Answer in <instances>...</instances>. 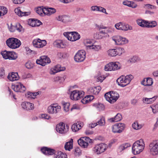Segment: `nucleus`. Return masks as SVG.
Instances as JSON below:
<instances>
[{"label": "nucleus", "instance_id": "2eb2a0df", "mask_svg": "<svg viewBox=\"0 0 158 158\" xmlns=\"http://www.w3.org/2000/svg\"><path fill=\"white\" fill-rule=\"evenodd\" d=\"M125 125L123 123H116L113 126L112 131L114 133H120L124 130Z\"/></svg>", "mask_w": 158, "mask_h": 158}, {"label": "nucleus", "instance_id": "a18cd8bd", "mask_svg": "<svg viewBox=\"0 0 158 158\" xmlns=\"http://www.w3.org/2000/svg\"><path fill=\"white\" fill-rule=\"evenodd\" d=\"M93 106L99 111L104 110V105L101 103H95Z\"/></svg>", "mask_w": 158, "mask_h": 158}, {"label": "nucleus", "instance_id": "b1692460", "mask_svg": "<svg viewBox=\"0 0 158 158\" xmlns=\"http://www.w3.org/2000/svg\"><path fill=\"white\" fill-rule=\"evenodd\" d=\"M101 89V87L99 86L94 87H90L88 89L89 93L95 95L98 94Z\"/></svg>", "mask_w": 158, "mask_h": 158}, {"label": "nucleus", "instance_id": "680f3d73", "mask_svg": "<svg viewBox=\"0 0 158 158\" xmlns=\"http://www.w3.org/2000/svg\"><path fill=\"white\" fill-rule=\"evenodd\" d=\"M25 66L28 69H31L33 67V64L30 61H28L27 62L25 63Z\"/></svg>", "mask_w": 158, "mask_h": 158}, {"label": "nucleus", "instance_id": "5701e85b", "mask_svg": "<svg viewBox=\"0 0 158 158\" xmlns=\"http://www.w3.org/2000/svg\"><path fill=\"white\" fill-rule=\"evenodd\" d=\"M153 83V79L150 77L144 78L141 82V84L144 86H151Z\"/></svg>", "mask_w": 158, "mask_h": 158}, {"label": "nucleus", "instance_id": "9b49d317", "mask_svg": "<svg viewBox=\"0 0 158 158\" xmlns=\"http://www.w3.org/2000/svg\"><path fill=\"white\" fill-rule=\"evenodd\" d=\"M86 52L84 50L78 51L74 56V60L77 62L83 61L85 58Z\"/></svg>", "mask_w": 158, "mask_h": 158}, {"label": "nucleus", "instance_id": "37998d69", "mask_svg": "<svg viewBox=\"0 0 158 158\" xmlns=\"http://www.w3.org/2000/svg\"><path fill=\"white\" fill-rule=\"evenodd\" d=\"M106 71H114L112 62L106 64L105 66Z\"/></svg>", "mask_w": 158, "mask_h": 158}, {"label": "nucleus", "instance_id": "774afa93", "mask_svg": "<svg viewBox=\"0 0 158 158\" xmlns=\"http://www.w3.org/2000/svg\"><path fill=\"white\" fill-rule=\"evenodd\" d=\"M31 75L30 73H24L22 76V78L23 79L29 78L31 77Z\"/></svg>", "mask_w": 158, "mask_h": 158}, {"label": "nucleus", "instance_id": "13d9d810", "mask_svg": "<svg viewBox=\"0 0 158 158\" xmlns=\"http://www.w3.org/2000/svg\"><path fill=\"white\" fill-rule=\"evenodd\" d=\"M94 37L96 39H100L103 37V35H102L101 32L97 33L94 35Z\"/></svg>", "mask_w": 158, "mask_h": 158}, {"label": "nucleus", "instance_id": "e433bc0d", "mask_svg": "<svg viewBox=\"0 0 158 158\" xmlns=\"http://www.w3.org/2000/svg\"><path fill=\"white\" fill-rule=\"evenodd\" d=\"M148 21L142 19H138L136 20L137 24L142 27H147V23Z\"/></svg>", "mask_w": 158, "mask_h": 158}, {"label": "nucleus", "instance_id": "423d86ee", "mask_svg": "<svg viewBox=\"0 0 158 158\" xmlns=\"http://www.w3.org/2000/svg\"><path fill=\"white\" fill-rule=\"evenodd\" d=\"M107 146L104 143H100L95 145L92 148L94 153L99 155L104 152L107 149Z\"/></svg>", "mask_w": 158, "mask_h": 158}, {"label": "nucleus", "instance_id": "c85d7f7f", "mask_svg": "<svg viewBox=\"0 0 158 158\" xmlns=\"http://www.w3.org/2000/svg\"><path fill=\"white\" fill-rule=\"evenodd\" d=\"M15 13L19 16H27L30 14V12H22L19 8H15Z\"/></svg>", "mask_w": 158, "mask_h": 158}, {"label": "nucleus", "instance_id": "0eeeda50", "mask_svg": "<svg viewBox=\"0 0 158 158\" xmlns=\"http://www.w3.org/2000/svg\"><path fill=\"white\" fill-rule=\"evenodd\" d=\"M69 129V127L67 124L63 122L60 123L56 125V131L61 134H64L67 133Z\"/></svg>", "mask_w": 158, "mask_h": 158}, {"label": "nucleus", "instance_id": "052dcab7", "mask_svg": "<svg viewBox=\"0 0 158 158\" xmlns=\"http://www.w3.org/2000/svg\"><path fill=\"white\" fill-rule=\"evenodd\" d=\"M98 11L101 12L102 13H105V14L107 15L108 13L106 12V10L104 8L100 6H99Z\"/></svg>", "mask_w": 158, "mask_h": 158}, {"label": "nucleus", "instance_id": "c03bdc74", "mask_svg": "<svg viewBox=\"0 0 158 158\" xmlns=\"http://www.w3.org/2000/svg\"><path fill=\"white\" fill-rule=\"evenodd\" d=\"M157 23L156 21H153L149 22L148 21L147 23V27H154L157 26Z\"/></svg>", "mask_w": 158, "mask_h": 158}, {"label": "nucleus", "instance_id": "20e7f679", "mask_svg": "<svg viewBox=\"0 0 158 158\" xmlns=\"http://www.w3.org/2000/svg\"><path fill=\"white\" fill-rule=\"evenodd\" d=\"M106 100L111 103L115 102L119 97V94L115 92H110L105 94Z\"/></svg>", "mask_w": 158, "mask_h": 158}, {"label": "nucleus", "instance_id": "3c124183", "mask_svg": "<svg viewBox=\"0 0 158 158\" xmlns=\"http://www.w3.org/2000/svg\"><path fill=\"white\" fill-rule=\"evenodd\" d=\"M153 112L154 113H156L158 111V105L154 104L151 107Z\"/></svg>", "mask_w": 158, "mask_h": 158}, {"label": "nucleus", "instance_id": "603ef678", "mask_svg": "<svg viewBox=\"0 0 158 158\" xmlns=\"http://www.w3.org/2000/svg\"><path fill=\"white\" fill-rule=\"evenodd\" d=\"M0 10H1L0 11L1 12V14L2 15H5L6 14L7 12V8L2 6H0Z\"/></svg>", "mask_w": 158, "mask_h": 158}, {"label": "nucleus", "instance_id": "1a4fd4ad", "mask_svg": "<svg viewBox=\"0 0 158 158\" xmlns=\"http://www.w3.org/2000/svg\"><path fill=\"white\" fill-rule=\"evenodd\" d=\"M149 149L150 153L152 155H158V140L153 141L150 143Z\"/></svg>", "mask_w": 158, "mask_h": 158}, {"label": "nucleus", "instance_id": "a211bd4d", "mask_svg": "<svg viewBox=\"0 0 158 158\" xmlns=\"http://www.w3.org/2000/svg\"><path fill=\"white\" fill-rule=\"evenodd\" d=\"M12 88L16 92H23L26 89L25 87L20 82H18L12 85Z\"/></svg>", "mask_w": 158, "mask_h": 158}, {"label": "nucleus", "instance_id": "58836bf2", "mask_svg": "<svg viewBox=\"0 0 158 158\" xmlns=\"http://www.w3.org/2000/svg\"><path fill=\"white\" fill-rule=\"evenodd\" d=\"M114 71L118 70L121 68V64L118 62H112Z\"/></svg>", "mask_w": 158, "mask_h": 158}, {"label": "nucleus", "instance_id": "ddd939ff", "mask_svg": "<svg viewBox=\"0 0 158 158\" xmlns=\"http://www.w3.org/2000/svg\"><path fill=\"white\" fill-rule=\"evenodd\" d=\"M78 143L81 147L86 148L88 146L89 143L92 142V139L88 137H83L78 140Z\"/></svg>", "mask_w": 158, "mask_h": 158}, {"label": "nucleus", "instance_id": "09e8293b", "mask_svg": "<svg viewBox=\"0 0 158 158\" xmlns=\"http://www.w3.org/2000/svg\"><path fill=\"white\" fill-rule=\"evenodd\" d=\"M10 54L9 57V60H14L16 59L17 57V54L15 52H10Z\"/></svg>", "mask_w": 158, "mask_h": 158}, {"label": "nucleus", "instance_id": "c756f323", "mask_svg": "<svg viewBox=\"0 0 158 158\" xmlns=\"http://www.w3.org/2000/svg\"><path fill=\"white\" fill-rule=\"evenodd\" d=\"M131 146L130 144L129 143H125L122 144L119 146L117 150L118 153L119 154L122 153V152L128 147Z\"/></svg>", "mask_w": 158, "mask_h": 158}, {"label": "nucleus", "instance_id": "4be33fe9", "mask_svg": "<svg viewBox=\"0 0 158 158\" xmlns=\"http://www.w3.org/2000/svg\"><path fill=\"white\" fill-rule=\"evenodd\" d=\"M42 152L44 154L47 155H51L55 153V150L54 149L44 147L41 149Z\"/></svg>", "mask_w": 158, "mask_h": 158}, {"label": "nucleus", "instance_id": "393cba45", "mask_svg": "<svg viewBox=\"0 0 158 158\" xmlns=\"http://www.w3.org/2000/svg\"><path fill=\"white\" fill-rule=\"evenodd\" d=\"M19 77L17 73L12 72L9 73L8 76L7 78L11 81H17L19 79Z\"/></svg>", "mask_w": 158, "mask_h": 158}, {"label": "nucleus", "instance_id": "c9c22d12", "mask_svg": "<svg viewBox=\"0 0 158 158\" xmlns=\"http://www.w3.org/2000/svg\"><path fill=\"white\" fill-rule=\"evenodd\" d=\"M54 158H67V155L61 151H58L56 153L54 156Z\"/></svg>", "mask_w": 158, "mask_h": 158}, {"label": "nucleus", "instance_id": "72a5a7b5", "mask_svg": "<svg viewBox=\"0 0 158 158\" xmlns=\"http://www.w3.org/2000/svg\"><path fill=\"white\" fill-rule=\"evenodd\" d=\"M39 94V92L32 93L29 92L26 94L25 96L27 98L29 99H34L35 98L36 96Z\"/></svg>", "mask_w": 158, "mask_h": 158}, {"label": "nucleus", "instance_id": "9d476101", "mask_svg": "<svg viewBox=\"0 0 158 158\" xmlns=\"http://www.w3.org/2000/svg\"><path fill=\"white\" fill-rule=\"evenodd\" d=\"M114 27L118 30L124 31L131 30L132 29V27L131 26L122 22H119L116 23Z\"/></svg>", "mask_w": 158, "mask_h": 158}, {"label": "nucleus", "instance_id": "dca6fc26", "mask_svg": "<svg viewBox=\"0 0 158 158\" xmlns=\"http://www.w3.org/2000/svg\"><path fill=\"white\" fill-rule=\"evenodd\" d=\"M51 62V60L49 57L46 56H42L37 59L36 60V63L42 66H44L47 64H49Z\"/></svg>", "mask_w": 158, "mask_h": 158}, {"label": "nucleus", "instance_id": "864d4df0", "mask_svg": "<svg viewBox=\"0 0 158 158\" xmlns=\"http://www.w3.org/2000/svg\"><path fill=\"white\" fill-rule=\"evenodd\" d=\"M63 107L64 110L65 111L67 112L69 110V107L70 106V103L69 102L65 103L63 104Z\"/></svg>", "mask_w": 158, "mask_h": 158}, {"label": "nucleus", "instance_id": "4468645a", "mask_svg": "<svg viewBox=\"0 0 158 158\" xmlns=\"http://www.w3.org/2000/svg\"><path fill=\"white\" fill-rule=\"evenodd\" d=\"M112 40L117 45L124 44H127L128 42V40L126 38L119 35L113 36Z\"/></svg>", "mask_w": 158, "mask_h": 158}, {"label": "nucleus", "instance_id": "4d7b16f0", "mask_svg": "<svg viewBox=\"0 0 158 158\" xmlns=\"http://www.w3.org/2000/svg\"><path fill=\"white\" fill-rule=\"evenodd\" d=\"M97 123V125L100 126H104L105 124V121L103 118H101Z\"/></svg>", "mask_w": 158, "mask_h": 158}, {"label": "nucleus", "instance_id": "412c9836", "mask_svg": "<svg viewBox=\"0 0 158 158\" xmlns=\"http://www.w3.org/2000/svg\"><path fill=\"white\" fill-rule=\"evenodd\" d=\"M41 23H42L40 20L35 19H29L28 20L29 25L32 27L39 26Z\"/></svg>", "mask_w": 158, "mask_h": 158}, {"label": "nucleus", "instance_id": "cd10ccee", "mask_svg": "<svg viewBox=\"0 0 158 158\" xmlns=\"http://www.w3.org/2000/svg\"><path fill=\"white\" fill-rule=\"evenodd\" d=\"M157 97L158 96H155L151 98H143L142 99V101L144 103L147 104H150L155 101Z\"/></svg>", "mask_w": 158, "mask_h": 158}, {"label": "nucleus", "instance_id": "f257e3e1", "mask_svg": "<svg viewBox=\"0 0 158 158\" xmlns=\"http://www.w3.org/2000/svg\"><path fill=\"white\" fill-rule=\"evenodd\" d=\"M145 146V143L143 139H141L136 141L133 144L132 153L134 155L139 154L143 151Z\"/></svg>", "mask_w": 158, "mask_h": 158}, {"label": "nucleus", "instance_id": "6e6552de", "mask_svg": "<svg viewBox=\"0 0 158 158\" xmlns=\"http://www.w3.org/2000/svg\"><path fill=\"white\" fill-rule=\"evenodd\" d=\"M85 93L83 91L75 90L72 91L70 95V98L73 100H77L84 96Z\"/></svg>", "mask_w": 158, "mask_h": 158}, {"label": "nucleus", "instance_id": "7ed1b4c3", "mask_svg": "<svg viewBox=\"0 0 158 158\" xmlns=\"http://www.w3.org/2000/svg\"><path fill=\"white\" fill-rule=\"evenodd\" d=\"M6 44L9 48L13 49L19 48L21 44L19 40L13 37L8 39L6 41Z\"/></svg>", "mask_w": 158, "mask_h": 158}, {"label": "nucleus", "instance_id": "69168bd1", "mask_svg": "<svg viewBox=\"0 0 158 158\" xmlns=\"http://www.w3.org/2000/svg\"><path fill=\"white\" fill-rule=\"evenodd\" d=\"M40 117L42 118L47 119H49L51 118L50 116L49 115L46 114H41Z\"/></svg>", "mask_w": 158, "mask_h": 158}, {"label": "nucleus", "instance_id": "79ce46f5", "mask_svg": "<svg viewBox=\"0 0 158 158\" xmlns=\"http://www.w3.org/2000/svg\"><path fill=\"white\" fill-rule=\"evenodd\" d=\"M84 43L87 48L89 49L90 48V47L93 44L92 41L91 40L88 39L85 40H84Z\"/></svg>", "mask_w": 158, "mask_h": 158}, {"label": "nucleus", "instance_id": "39448f33", "mask_svg": "<svg viewBox=\"0 0 158 158\" xmlns=\"http://www.w3.org/2000/svg\"><path fill=\"white\" fill-rule=\"evenodd\" d=\"M64 35L68 40L72 41H74L80 38V35L77 32H65Z\"/></svg>", "mask_w": 158, "mask_h": 158}, {"label": "nucleus", "instance_id": "4c0bfd02", "mask_svg": "<svg viewBox=\"0 0 158 158\" xmlns=\"http://www.w3.org/2000/svg\"><path fill=\"white\" fill-rule=\"evenodd\" d=\"M53 45L55 47L58 48H63L64 44L62 40H57L55 41L53 43Z\"/></svg>", "mask_w": 158, "mask_h": 158}, {"label": "nucleus", "instance_id": "338daca9", "mask_svg": "<svg viewBox=\"0 0 158 158\" xmlns=\"http://www.w3.org/2000/svg\"><path fill=\"white\" fill-rule=\"evenodd\" d=\"M99 6L97 5L93 6L90 7V10L93 11H98Z\"/></svg>", "mask_w": 158, "mask_h": 158}, {"label": "nucleus", "instance_id": "aec40b11", "mask_svg": "<svg viewBox=\"0 0 158 158\" xmlns=\"http://www.w3.org/2000/svg\"><path fill=\"white\" fill-rule=\"evenodd\" d=\"M21 106L23 109L27 111L33 110L34 108L33 104L27 102H22Z\"/></svg>", "mask_w": 158, "mask_h": 158}, {"label": "nucleus", "instance_id": "7c9ffc66", "mask_svg": "<svg viewBox=\"0 0 158 158\" xmlns=\"http://www.w3.org/2000/svg\"><path fill=\"white\" fill-rule=\"evenodd\" d=\"M82 124L80 123H75L71 127V129L73 131L76 132L81 128Z\"/></svg>", "mask_w": 158, "mask_h": 158}, {"label": "nucleus", "instance_id": "f8f14e48", "mask_svg": "<svg viewBox=\"0 0 158 158\" xmlns=\"http://www.w3.org/2000/svg\"><path fill=\"white\" fill-rule=\"evenodd\" d=\"M61 106L57 103L52 104L48 108V112L50 114H56L60 111Z\"/></svg>", "mask_w": 158, "mask_h": 158}, {"label": "nucleus", "instance_id": "a19ab883", "mask_svg": "<svg viewBox=\"0 0 158 158\" xmlns=\"http://www.w3.org/2000/svg\"><path fill=\"white\" fill-rule=\"evenodd\" d=\"M143 124H139L137 122H134L132 124L133 128L136 130H138L141 129L143 127Z\"/></svg>", "mask_w": 158, "mask_h": 158}, {"label": "nucleus", "instance_id": "f3484780", "mask_svg": "<svg viewBox=\"0 0 158 158\" xmlns=\"http://www.w3.org/2000/svg\"><path fill=\"white\" fill-rule=\"evenodd\" d=\"M32 43L34 47L39 48L44 47L47 44L45 40H41L40 39L34 40L32 42Z\"/></svg>", "mask_w": 158, "mask_h": 158}, {"label": "nucleus", "instance_id": "8fccbe9b", "mask_svg": "<svg viewBox=\"0 0 158 158\" xmlns=\"http://www.w3.org/2000/svg\"><path fill=\"white\" fill-rule=\"evenodd\" d=\"M115 51L116 56H120L124 52V49L121 48H118L115 49Z\"/></svg>", "mask_w": 158, "mask_h": 158}, {"label": "nucleus", "instance_id": "5fc2aeb1", "mask_svg": "<svg viewBox=\"0 0 158 158\" xmlns=\"http://www.w3.org/2000/svg\"><path fill=\"white\" fill-rule=\"evenodd\" d=\"M74 155L76 156H79L81 154V152L80 149L78 148H76L74 149Z\"/></svg>", "mask_w": 158, "mask_h": 158}, {"label": "nucleus", "instance_id": "6e6d98bb", "mask_svg": "<svg viewBox=\"0 0 158 158\" xmlns=\"http://www.w3.org/2000/svg\"><path fill=\"white\" fill-rule=\"evenodd\" d=\"M71 19L70 17L66 15H64L63 17V22L66 23L71 21Z\"/></svg>", "mask_w": 158, "mask_h": 158}, {"label": "nucleus", "instance_id": "473e14b6", "mask_svg": "<svg viewBox=\"0 0 158 158\" xmlns=\"http://www.w3.org/2000/svg\"><path fill=\"white\" fill-rule=\"evenodd\" d=\"M122 118L121 114L119 113H118L114 118H112L109 119V120L111 122H117L120 121Z\"/></svg>", "mask_w": 158, "mask_h": 158}, {"label": "nucleus", "instance_id": "2f4dec72", "mask_svg": "<svg viewBox=\"0 0 158 158\" xmlns=\"http://www.w3.org/2000/svg\"><path fill=\"white\" fill-rule=\"evenodd\" d=\"M94 98L93 95H87L81 100V102L84 104H87L90 102Z\"/></svg>", "mask_w": 158, "mask_h": 158}, {"label": "nucleus", "instance_id": "e2e57ef3", "mask_svg": "<svg viewBox=\"0 0 158 158\" xmlns=\"http://www.w3.org/2000/svg\"><path fill=\"white\" fill-rule=\"evenodd\" d=\"M138 59V58L136 56H134L131 58L129 59L128 61L130 62V63H133L136 62Z\"/></svg>", "mask_w": 158, "mask_h": 158}, {"label": "nucleus", "instance_id": "de8ad7c7", "mask_svg": "<svg viewBox=\"0 0 158 158\" xmlns=\"http://www.w3.org/2000/svg\"><path fill=\"white\" fill-rule=\"evenodd\" d=\"M108 55L111 56H116L115 49H110L107 51Z\"/></svg>", "mask_w": 158, "mask_h": 158}, {"label": "nucleus", "instance_id": "a878e982", "mask_svg": "<svg viewBox=\"0 0 158 158\" xmlns=\"http://www.w3.org/2000/svg\"><path fill=\"white\" fill-rule=\"evenodd\" d=\"M44 9H45V11L44 14H45V15L48 16H50L55 13L56 11V10L55 8L52 7H44Z\"/></svg>", "mask_w": 158, "mask_h": 158}, {"label": "nucleus", "instance_id": "ea45409f", "mask_svg": "<svg viewBox=\"0 0 158 158\" xmlns=\"http://www.w3.org/2000/svg\"><path fill=\"white\" fill-rule=\"evenodd\" d=\"M36 13L41 16H44L45 15L44 14L45 12V9L42 8L41 7H38L36 9Z\"/></svg>", "mask_w": 158, "mask_h": 158}, {"label": "nucleus", "instance_id": "49530a36", "mask_svg": "<svg viewBox=\"0 0 158 158\" xmlns=\"http://www.w3.org/2000/svg\"><path fill=\"white\" fill-rule=\"evenodd\" d=\"M10 51H5L2 52L1 53L3 58L5 59H9L10 54Z\"/></svg>", "mask_w": 158, "mask_h": 158}, {"label": "nucleus", "instance_id": "6ab92c4d", "mask_svg": "<svg viewBox=\"0 0 158 158\" xmlns=\"http://www.w3.org/2000/svg\"><path fill=\"white\" fill-rule=\"evenodd\" d=\"M65 69L64 67H62L61 65L58 64L51 68L50 70L49 73L51 75H54L56 73L64 71Z\"/></svg>", "mask_w": 158, "mask_h": 158}, {"label": "nucleus", "instance_id": "f03ea898", "mask_svg": "<svg viewBox=\"0 0 158 158\" xmlns=\"http://www.w3.org/2000/svg\"><path fill=\"white\" fill-rule=\"evenodd\" d=\"M133 78V76L131 74L126 76L122 75L117 79V81L119 86L124 87L129 84Z\"/></svg>", "mask_w": 158, "mask_h": 158}, {"label": "nucleus", "instance_id": "bb28decb", "mask_svg": "<svg viewBox=\"0 0 158 158\" xmlns=\"http://www.w3.org/2000/svg\"><path fill=\"white\" fill-rule=\"evenodd\" d=\"M89 49L94 52H98L101 50L102 47L101 45L99 44L95 43L91 45Z\"/></svg>", "mask_w": 158, "mask_h": 158}, {"label": "nucleus", "instance_id": "bf43d9fd", "mask_svg": "<svg viewBox=\"0 0 158 158\" xmlns=\"http://www.w3.org/2000/svg\"><path fill=\"white\" fill-rule=\"evenodd\" d=\"M16 30L19 32H21L23 31V29L19 23H18L16 25Z\"/></svg>", "mask_w": 158, "mask_h": 158}, {"label": "nucleus", "instance_id": "f704fd0d", "mask_svg": "<svg viewBox=\"0 0 158 158\" xmlns=\"http://www.w3.org/2000/svg\"><path fill=\"white\" fill-rule=\"evenodd\" d=\"M73 139H71L69 142H66L64 145V148L66 150L70 151L73 148Z\"/></svg>", "mask_w": 158, "mask_h": 158}, {"label": "nucleus", "instance_id": "0e129e2a", "mask_svg": "<svg viewBox=\"0 0 158 158\" xmlns=\"http://www.w3.org/2000/svg\"><path fill=\"white\" fill-rule=\"evenodd\" d=\"M106 77L104 75H102L98 77L97 79V81L98 82H102V81L105 79Z\"/></svg>", "mask_w": 158, "mask_h": 158}]
</instances>
